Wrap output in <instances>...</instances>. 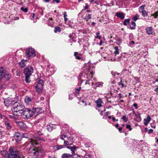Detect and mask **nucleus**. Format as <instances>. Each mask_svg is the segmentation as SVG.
Returning <instances> with one entry per match:
<instances>
[{
	"instance_id": "12",
	"label": "nucleus",
	"mask_w": 158,
	"mask_h": 158,
	"mask_svg": "<svg viewBox=\"0 0 158 158\" xmlns=\"http://www.w3.org/2000/svg\"><path fill=\"white\" fill-rule=\"evenodd\" d=\"M10 77V75L9 73H3L0 76V81L2 79H4L6 80H9Z\"/></svg>"
},
{
	"instance_id": "56",
	"label": "nucleus",
	"mask_w": 158,
	"mask_h": 158,
	"mask_svg": "<svg viewBox=\"0 0 158 158\" xmlns=\"http://www.w3.org/2000/svg\"><path fill=\"white\" fill-rule=\"evenodd\" d=\"M97 2L96 0H90V2H94V3H96Z\"/></svg>"
},
{
	"instance_id": "22",
	"label": "nucleus",
	"mask_w": 158,
	"mask_h": 158,
	"mask_svg": "<svg viewBox=\"0 0 158 158\" xmlns=\"http://www.w3.org/2000/svg\"><path fill=\"white\" fill-rule=\"evenodd\" d=\"M67 148L70 149L71 150L73 155H74V154L75 153V150L76 149V147L75 146H73V147L68 146L67 147Z\"/></svg>"
},
{
	"instance_id": "10",
	"label": "nucleus",
	"mask_w": 158,
	"mask_h": 158,
	"mask_svg": "<svg viewBox=\"0 0 158 158\" xmlns=\"http://www.w3.org/2000/svg\"><path fill=\"white\" fill-rule=\"evenodd\" d=\"M14 137L15 138L16 142H19L22 138V134L19 132H16L14 135Z\"/></svg>"
},
{
	"instance_id": "51",
	"label": "nucleus",
	"mask_w": 158,
	"mask_h": 158,
	"mask_svg": "<svg viewBox=\"0 0 158 158\" xmlns=\"http://www.w3.org/2000/svg\"><path fill=\"white\" fill-rule=\"evenodd\" d=\"M133 106L134 107H135V108L136 109H137L138 108V106H137V105L136 103H134L133 104Z\"/></svg>"
},
{
	"instance_id": "15",
	"label": "nucleus",
	"mask_w": 158,
	"mask_h": 158,
	"mask_svg": "<svg viewBox=\"0 0 158 158\" xmlns=\"http://www.w3.org/2000/svg\"><path fill=\"white\" fill-rule=\"evenodd\" d=\"M147 33L149 35L152 34L154 32V30L152 27H148L145 29Z\"/></svg>"
},
{
	"instance_id": "26",
	"label": "nucleus",
	"mask_w": 158,
	"mask_h": 158,
	"mask_svg": "<svg viewBox=\"0 0 158 158\" xmlns=\"http://www.w3.org/2000/svg\"><path fill=\"white\" fill-rule=\"evenodd\" d=\"M135 23L134 22H132L130 26V28L131 29H135Z\"/></svg>"
},
{
	"instance_id": "7",
	"label": "nucleus",
	"mask_w": 158,
	"mask_h": 158,
	"mask_svg": "<svg viewBox=\"0 0 158 158\" xmlns=\"http://www.w3.org/2000/svg\"><path fill=\"white\" fill-rule=\"evenodd\" d=\"M26 56L29 59L31 57H34L35 56L34 50L31 48H28L26 51Z\"/></svg>"
},
{
	"instance_id": "23",
	"label": "nucleus",
	"mask_w": 158,
	"mask_h": 158,
	"mask_svg": "<svg viewBox=\"0 0 158 158\" xmlns=\"http://www.w3.org/2000/svg\"><path fill=\"white\" fill-rule=\"evenodd\" d=\"M4 123L7 129L10 130L11 128V126L8 121H5Z\"/></svg>"
},
{
	"instance_id": "46",
	"label": "nucleus",
	"mask_w": 158,
	"mask_h": 158,
	"mask_svg": "<svg viewBox=\"0 0 158 158\" xmlns=\"http://www.w3.org/2000/svg\"><path fill=\"white\" fill-rule=\"evenodd\" d=\"M3 73H5L3 71V68H2L0 69V76Z\"/></svg>"
},
{
	"instance_id": "62",
	"label": "nucleus",
	"mask_w": 158,
	"mask_h": 158,
	"mask_svg": "<svg viewBox=\"0 0 158 158\" xmlns=\"http://www.w3.org/2000/svg\"><path fill=\"white\" fill-rule=\"evenodd\" d=\"M112 120L113 122H114L115 121H116V119L114 117H113L112 118Z\"/></svg>"
},
{
	"instance_id": "16",
	"label": "nucleus",
	"mask_w": 158,
	"mask_h": 158,
	"mask_svg": "<svg viewBox=\"0 0 158 158\" xmlns=\"http://www.w3.org/2000/svg\"><path fill=\"white\" fill-rule=\"evenodd\" d=\"M151 120V117L149 115H148L147 118L144 119V125L146 126H147Z\"/></svg>"
},
{
	"instance_id": "35",
	"label": "nucleus",
	"mask_w": 158,
	"mask_h": 158,
	"mask_svg": "<svg viewBox=\"0 0 158 158\" xmlns=\"http://www.w3.org/2000/svg\"><path fill=\"white\" fill-rule=\"evenodd\" d=\"M122 118L125 122H127L128 120V118L126 117V115H123Z\"/></svg>"
},
{
	"instance_id": "33",
	"label": "nucleus",
	"mask_w": 158,
	"mask_h": 158,
	"mask_svg": "<svg viewBox=\"0 0 158 158\" xmlns=\"http://www.w3.org/2000/svg\"><path fill=\"white\" fill-rule=\"evenodd\" d=\"M52 18H51L49 19L48 20L49 23L48 25H49L50 26H52L53 24V23L52 22Z\"/></svg>"
},
{
	"instance_id": "4",
	"label": "nucleus",
	"mask_w": 158,
	"mask_h": 158,
	"mask_svg": "<svg viewBox=\"0 0 158 158\" xmlns=\"http://www.w3.org/2000/svg\"><path fill=\"white\" fill-rule=\"evenodd\" d=\"M60 138L64 141V146L71 145L73 143V138L69 137L65 135H62Z\"/></svg>"
},
{
	"instance_id": "24",
	"label": "nucleus",
	"mask_w": 158,
	"mask_h": 158,
	"mask_svg": "<svg viewBox=\"0 0 158 158\" xmlns=\"http://www.w3.org/2000/svg\"><path fill=\"white\" fill-rule=\"evenodd\" d=\"M47 129L48 131L50 132L52 131L53 129H55V128L53 126V125H47Z\"/></svg>"
},
{
	"instance_id": "17",
	"label": "nucleus",
	"mask_w": 158,
	"mask_h": 158,
	"mask_svg": "<svg viewBox=\"0 0 158 158\" xmlns=\"http://www.w3.org/2000/svg\"><path fill=\"white\" fill-rule=\"evenodd\" d=\"M97 106L98 107H100L102 106V104L103 103L102 101L100 98H99L98 100L95 102Z\"/></svg>"
},
{
	"instance_id": "38",
	"label": "nucleus",
	"mask_w": 158,
	"mask_h": 158,
	"mask_svg": "<svg viewBox=\"0 0 158 158\" xmlns=\"http://www.w3.org/2000/svg\"><path fill=\"white\" fill-rule=\"evenodd\" d=\"M139 17V16L138 15H136L135 16H134L132 19L134 21H135L137 20L138 19V17Z\"/></svg>"
},
{
	"instance_id": "50",
	"label": "nucleus",
	"mask_w": 158,
	"mask_h": 158,
	"mask_svg": "<svg viewBox=\"0 0 158 158\" xmlns=\"http://www.w3.org/2000/svg\"><path fill=\"white\" fill-rule=\"evenodd\" d=\"M85 7L84 8L85 9H87L88 7H89V6H88V4L87 3H85Z\"/></svg>"
},
{
	"instance_id": "61",
	"label": "nucleus",
	"mask_w": 158,
	"mask_h": 158,
	"mask_svg": "<svg viewBox=\"0 0 158 158\" xmlns=\"http://www.w3.org/2000/svg\"><path fill=\"white\" fill-rule=\"evenodd\" d=\"M78 54V52H75L74 53V56H77V54Z\"/></svg>"
},
{
	"instance_id": "45",
	"label": "nucleus",
	"mask_w": 158,
	"mask_h": 158,
	"mask_svg": "<svg viewBox=\"0 0 158 158\" xmlns=\"http://www.w3.org/2000/svg\"><path fill=\"white\" fill-rule=\"evenodd\" d=\"M126 128L129 130L130 131H131L132 130L131 126L130 125H127L126 126Z\"/></svg>"
},
{
	"instance_id": "64",
	"label": "nucleus",
	"mask_w": 158,
	"mask_h": 158,
	"mask_svg": "<svg viewBox=\"0 0 158 158\" xmlns=\"http://www.w3.org/2000/svg\"><path fill=\"white\" fill-rule=\"evenodd\" d=\"M102 40H101V41H100V42L99 43V45L100 46H101L102 45Z\"/></svg>"
},
{
	"instance_id": "19",
	"label": "nucleus",
	"mask_w": 158,
	"mask_h": 158,
	"mask_svg": "<svg viewBox=\"0 0 158 158\" xmlns=\"http://www.w3.org/2000/svg\"><path fill=\"white\" fill-rule=\"evenodd\" d=\"M32 98L28 96H26L24 99L25 102L27 104H29L32 101Z\"/></svg>"
},
{
	"instance_id": "58",
	"label": "nucleus",
	"mask_w": 158,
	"mask_h": 158,
	"mask_svg": "<svg viewBox=\"0 0 158 158\" xmlns=\"http://www.w3.org/2000/svg\"><path fill=\"white\" fill-rule=\"evenodd\" d=\"M118 129L119 131L121 132V131L122 130V127H120Z\"/></svg>"
},
{
	"instance_id": "21",
	"label": "nucleus",
	"mask_w": 158,
	"mask_h": 158,
	"mask_svg": "<svg viewBox=\"0 0 158 158\" xmlns=\"http://www.w3.org/2000/svg\"><path fill=\"white\" fill-rule=\"evenodd\" d=\"M12 112H13V114L16 116H20L22 115V114L23 113V111H12Z\"/></svg>"
},
{
	"instance_id": "63",
	"label": "nucleus",
	"mask_w": 158,
	"mask_h": 158,
	"mask_svg": "<svg viewBox=\"0 0 158 158\" xmlns=\"http://www.w3.org/2000/svg\"><path fill=\"white\" fill-rule=\"evenodd\" d=\"M119 126V124H118V123H117L116 124V125H115V127L116 128H118V127Z\"/></svg>"
},
{
	"instance_id": "1",
	"label": "nucleus",
	"mask_w": 158,
	"mask_h": 158,
	"mask_svg": "<svg viewBox=\"0 0 158 158\" xmlns=\"http://www.w3.org/2000/svg\"><path fill=\"white\" fill-rule=\"evenodd\" d=\"M38 139H40L37 137L29 139V141L33 146V147L30 148L29 150L30 155L32 156V158H38L39 153H42L44 151V149L42 147L37 148L34 147L35 145H37L39 144L37 140Z\"/></svg>"
},
{
	"instance_id": "59",
	"label": "nucleus",
	"mask_w": 158,
	"mask_h": 158,
	"mask_svg": "<svg viewBox=\"0 0 158 158\" xmlns=\"http://www.w3.org/2000/svg\"><path fill=\"white\" fill-rule=\"evenodd\" d=\"M81 89V87H80L76 89V90L77 91H79Z\"/></svg>"
},
{
	"instance_id": "3",
	"label": "nucleus",
	"mask_w": 158,
	"mask_h": 158,
	"mask_svg": "<svg viewBox=\"0 0 158 158\" xmlns=\"http://www.w3.org/2000/svg\"><path fill=\"white\" fill-rule=\"evenodd\" d=\"M23 112V117L25 119H29L34 115L32 109L31 110L29 108H25Z\"/></svg>"
},
{
	"instance_id": "2",
	"label": "nucleus",
	"mask_w": 158,
	"mask_h": 158,
	"mask_svg": "<svg viewBox=\"0 0 158 158\" xmlns=\"http://www.w3.org/2000/svg\"><path fill=\"white\" fill-rule=\"evenodd\" d=\"M8 158H23V156L17 148L14 147H11L9 149V153Z\"/></svg>"
},
{
	"instance_id": "5",
	"label": "nucleus",
	"mask_w": 158,
	"mask_h": 158,
	"mask_svg": "<svg viewBox=\"0 0 158 158\" xmlns=\"http://www.w3.org/2000/svg\"><path fill=\"white\" fill-rule=\"evenodd\" d=\"M24 108V106L21 104L17 102H14L13 105V109L12 111H22Z\"/></svg>"
},
{
	"instance_id": "43",
	"label": "nucleus",
	"mask_w": 158,
	"mask_h": 158,
	"mask_svg": "<svg viewBox=\"0 0 158 158\" xmlns=\"http://www.w3.org/2000/svg\"><path fill=\"white\" fill-rule=\"evenodd\" d=\"M152 15L154 16L155 18H156L158 16V11H157L154 13L153 14H152Z\"/></svg>"
},
{
	"instance_id": "13",
	"label": "nucleus",
	"mask_w": 158,
	"mask_h": 158,
	"mask_svg": "<svg viewBox=\"0 0 158 158\" xmlns=\"http://www.w3.org/2000/svg\"><path fill=\"white\" fill-rule=\"evenodd\" d=\"M86 66L87 67L86 69H87L88 71L90 72V77H92L93 73L92 70L94 68L92 64L90 63H88L87 64Z\"/></svg>"
},
{
	"instance_id": "11",
	"label": "nucleus",
	"mask_w": 158,
	"mask_h": 158,
	"mask_svg": "<svg viewBox=\"0 0 158 158\" xmlns=\"http://www.w3.org/2000/svg\"><path fill=\"white\" fill-rule=\"evenodd\" d=\"M145 6V5H143L140 6L139 8L140 13H142V15L144 17L147 16L148 15L147 12L144 10V7Z\"/></svg>"
},
{
	"instance_id": "25",
	"label": "nucleus",
	"mask_w": 158,
	"mask_h": 158,
	"mask_svg": "<svg viewBox=\"0 0 158 158\" xmlns=\"http://www.w3.org/2000/svg\"><path fill=\"white\" fill-rule=\"evenodd\" d=\"M91 14H88L87 15H86L85 17L83 18V19L85 20L86 22H88L89 19H91Z\"/></svg>"
},
{
	"instance_id": "18",
	"label": "nucleus",
	"mask_w": 158,
	"mask_h": 158,
	"mask_svg": "<svg viewBox=\"0 0 158 158\" xmlns=\"http://www.w3.org/2000/svg\"><path fill=\"white\" fill-rule=\"evenodd\" d=\"M27 62V60H22L21 62L19 63V64L21 67L23 68L26 65Z\"/></svg>"
},
{
	"instance_id": "49",
	"label": "nucleus",
	"mask_w": 158,
	"mask_h": 158,
	"mask_svg": "<svg viewBox=\"0 0 158 158\" xmlns=\"http://www.w3.org/2000/svg\"><path fill=\"white\" fill-rule=\"evenodd\" d=\"M76 58V59H77L78 60H80L81 59H83L82 58H81V57H80V56H75Z\"/></svg>"
},
{
	"instance_id": "41",
	"label": "nucleus",
	"mask_w": 158,
	"mask_h": 158,
	"mask_svg": "<svg viewBox=\"0 0 158 158\" xmlns=\"http://www.w3.org/2000/svg\"><path fill=\"white\" fill-rule=\"evenodd\" d=\"M64 145H58V146H56V148L57 149V150H59L60 149L62 148H63V146Z\"/></svg>"
},
{
	"instance_id": "29",
	"label": "nucleus",
	"mask_w": 158,
	"mask_h": 158,
	"mask_svg": "<svg viewBox=\"0 0 158 158\" xmlns=\"http://www.w3.org/2000/svg\"><path fill=\"white\" fill-rule=\"evenodd\" d=\"M114 49L115 50L114 52V53L115 55L118 54L119 53V49L118 48V47L117 46L115 47H114Z\"/></svg>"
},
{
	"instance_id": "48",
	"label": "nucleus",
	"mask_w": 158,
	"mask_h": 158,
	"mask_svg": "<svg viewBox=\"0 0 158 158\" xmlns=\"http://www.w3.org/2000/svg\"><path fill=\"white\" fill-rule=\"evenodd\" d=\"M5 85H0V90L5 88Z\"/></svg>"
},
{
	"instance_id": "60",
	"label": "nucleus",
	"mask_w": 158,
	"mask_h": 158,
	"mask_svg": "<svg viewBox=\"0 0 158 158\" xmlns=\"http://www.w3.org/2000/svg\"><path fill=\"white\" fill-rule=\"evenodd\" d=\"M79 94V91H75V95H77V94Z\"/></svg>"
},
{
	"instance_id": "27",
	"label": "nucleus",
	"mask_w": 158,
	"mask_h": 158,
	"mask_svg": "<svg viewBox=\"0 0 158 158\" xmlns=\"http://www.w3.org/2000/svg\"><path fill=\"white\" fill-rule=\"evenodd\" d=\"M103 84L102 82H98L95 83V85L96 86V87H102Z\"/></svg>"
},
{
	"instance_id": "52",
	"label": "nucleus",
	"mask_w": 158,
	"mask_h": 158,
	"mask_svg": "<svg viewBox=\"0 0 158 158\" xmlns=\"http://www.w3.org/2000/svg\"><path fill=\"white\" fill-rule=\"evenodd\" d=\"M95 38L99 39H100L101 38V37L100 35H97L96 36H95Z\"/></svg>"
},
{
	"instance_id": "6",
	"label": "nucleus",
	"mask_w": 158,
	"mask_h": 158,
	"mask_svg": "<svg viewBox=\"0 0 158 158\" xmlns=\"http://www.w3.org/2000/svg\"><path fill=\"white\" fill-rule=\"evenodd\" d=\"M43 80H39L35 87L36 91L39 94L41 93L43 88Z\"/></svg>"
},
{
	"instance_id": "8",
	"label": "nucleus",
	"mask_w": 158,
	"mask_h": 158,
	"mask_svg": "<svg viewBox=\"0 0 158 158\" xmlns=\"http://www.w3.org/2000/svg\"><path fill=\"white\" fill-rule=\"evenodd\" d=\"M33 71V68L31 66H29L24 69L23 73L25 75H31Z\"/></svg>"
},
{
	"instance_id": "37",
	"label": "nucleus",
	"mask_w": 158,
	"mask_h": 158,
	"mask_svg": "<svg viewBox=\"0 0 158 158\" xmlns=\"http://www.w3.org/2000/svg\"><path fill=\"white\" fill-rule=\"evenodd\" d=\"M91 79H89L88 80H87L85 82V83L86 84H90L91 83H92V85L94 84L93 83H92L91 82Z\"/></svg>"
},
{
	"instance_id": "42",
	"label": "nucleus",
	"mask_w": 158,
	"mask_h": 158,
	"mask_svg": "<svg viewBox=\"0 0 158 158\" xmlns=\"http://www.w3.org/2000/svg\"><path fill=\"white\" fill-rule=\"evenodd\" d=\"M21 10L25 12H27L28 11V9L27 8H24L23 7H22L21 8Z\"/></svg>"
},
{
	"instance_id": "34",
	"label": "nucleus",
	"mask_w": 158,
	"mask_h": 158,
	"mask_svg": "<svg viewBox=\"0 0 158 158\" xmlns=\"http://www.w3.org/2000/svg\"><path fill=\"white\" fill-rule=\"evenodd\" d=\"M22 136V138L24 137L25 138H28L29 137V135L27 133H25L24 134H21Z\"/></svg>"
},
{
	"instance_id": "39",
	"label": "nucleus",
	"mask_w": 158,
	"mask_h": 158,
	"mask_svg": "<svg viewBox=\"0 0 158 158\" xmlns=\"http://www.w3.org/2000/svg\"><path fill=\"white\" fill-rule=\"evenodd\" d=\"M135 43V42L134 41H131L129 43V46L131 47H132Z\"/></svg>"
},
{
	"instance_id": "28",
	"label": "nucleus",
	"mask_w": 158,
	"mask_h": 158,
	"mask_svg": "<svg viewBox=\"0 0 158 158\" xmlns=\"http://www.w3.org/2000/svg\"><path fill=\"white\" fill-rule=\"evenodd\" d=\"M25 75V80L26 82L29 83L31 81L30 79V77L31 75Z\"/></svg>"
},
{
	"instance_id": "20",
	"label": "nucleus",
	"mask_w": 158,
	"mask_h": 158,
	"mask_svg": "<svg viewBox=\"0 0 158 158\" xmlns=\"http://www.w3.org/2000/svg\"><path fill=\"white\" fill-rule=\"evenodd\" d=\"M116 15L121 19H123L125 17V16L123 13H121L119 12H117L116 13Z\"/></svg>"
},
{
	"instance_id": "55",
	"label": "nucleus",
	"mask_w": 158,
	"mask_h": 158,
	"mask_svg": "<svg viewBox=\"0 0 158 158\" xmlns=\"http://www.w3.org/2000/svg\"><path fill=\"white\" fill-rule=\"evenodd\" d=\"M155 91L158 94V86L155 89Z\"/></svg>"
},
{
	"instance_id": "36",
	"label": "nucleus",
	"mask_w": 158,
	"mask_h": 158,
	"mask_svg": "<svg viewBox=\"0 0 158 158\" xmlns=\"http://www.w3.org/2000/svg\"><path fill=\"white\" fill-rule=\"evenodd\" d=\"M84 158H91V155L90 154H86L84 156H82Z\"/></svg>"
},
{
	"instance_id": "57",
	"label": "nucleus",
	"mask_w": 158,
	"mask_h": 158,
	"mask_svg": "<svg viewBox=\"0 0 158 158\" xmlns=\"http://www.w3.org/2000/svg\"><path fill=\"white\" fill-rule=\"evenodd\" d=\"M53 1L54 2L55 1L57 3H58L60 2V0H53Z\"/></svg>"
},
{
	"instance_id": "44",
	"label": "nucleus",
	"mask_w": 158,
	"mask_h": 158,
	"mask_svg": "<svg viewBox=\"0 0 158 158\" xmlns=\"http://www.w3.org/2000/svg\"><path fill=\"white\" fill-rule=\"evenodd\" d=\"M36 132L37 134L39 135H43V133L42 132L40 131H36Z\"/></svg>"
},
{
	"instance_id": "14",
	"label": "nucleus",
	"mask_w": 158,
	"mask_h": 158,
	"mask_svg": "<svg viewBox=\"0 0 158 158\" xmlns=\"http://www.w3.org/2000/svg\"><path fill=\"white\" fill-rule=\"evenodd\" d=\"M33 114L35 116L38 115L41 112L42 109L40 108H32Z\"/></svg>"
},
{
	"instance_id": "54",
	"label": "nucleus",
	"mask_w": 158,
	"mask_h": 158,
	"mask_svg": "<svg viewBox=\"0 0 158 158\" xmlns=\"http://www.w3.org/2000/svg\"><path fill=\"white\" fill-rule=\"evenodd\" d=\"M153 132V130L152 129H150L149 130L148 133H152Z\"/></svg>"
},
{
	"instance_id": "32",
	"label": "nucleus",
	"mask_w": 158,
	"mask_h": 158,
	"mask_svg": "<svg viewBox=\"0 0 158 158\" xmlns=\"http://www.w3.org/2000/svg\"><path fill=\"white\" fill-rule=\"evenodd\" d=\"M64 22H66L68 20V18H67V13L65 11L64 12Z\"/></svg>"
},
{
	"instance_id": "53",
	"label": "nucleus",
	"mask_w": 158,
	"mask_h": 158,
	"mask_svg": "<svg viewBox=\"0 0 158 158\" xmlns=\"http://www.w3.org/2000/svg\"><path fill=\"white\" fill-rule=\"evenodd\" d=\"M16 74L17 76H19L20 75V73L19 71H17L16 72Z\"/></svg>"
},
{
	"instance_id": "30",
	"label": "nucleus",
	"mask_w": 158,
	"mask_h": 158,
	"mask_svg": "<svg viewBox=\"0 0 158 158\" xmlns=\"http://www.w3.org/2000/svg\"><path fill=\"white\" fill-rule=\"evenodd\" d=\"M130 21V19H125L123 22V24L125 26L127 25V24L129 23Z\"/></svg>"
},
{
	"instance_id": "9",
	"label": "nucleus",
	"mask_w": 158,
	"mask_h": 158,
	"mask_svg": "<svg viewBox=\"0 0 158 158\" xmlns=\"http://www.w3.org/2000/svg\"><path fill=\"white\" fill-rule=\"evenodd\" d=\"M14 102L10 98L6 99L4 102L5 105L7 107L12 106Z\"/></svg>"
},
{
	"instance_id": "31",
	"label": "nucleus",
	"mask_w": 158,
	"mask_h": 158,
	"mask_svg": "<svg viewBox=\"0 0 158 158\" xmlns=\"http://www.w3.org/2000/svg\"><path fill=\"white\" fill-rule=\"evenodd\" d=\"M87 75L85 73H83L82 74V75L81 77V78L82 82L84 81L83 78L84 77L87 78Z\"/></svg>"
},
{
	"instance_id": "47",
	"label": "nucleus",
	"mask_w": 158,
	"mask_h": 158,
	"mask_svg": "<svg viewBox=\"0 0 158 158\" xmlns=\"http://www.w3.org/2000/svg\"><path fill=\"white\" fill-rule=\"evenodd\" d=\"M111 73L112 75H114V76H115L117 74L118 75H119V74L118 73H115L114 72H111Z\"/></svg>"
},
{
	"instance_id": "40",
	"label": "nucleus",
	"mask_w": 158,
	"mask_h": 158,
	"mask_svg": "<svg viewBox=\"0 0 158 158\" xmlns=\"http://www.w3.org/2000/svg\"><path fill=\"white\" fill-rule=\"evenodd\" d=\"M61 30L59 27H56L55 28V30L54 32L56 33L57 32H60Z\"/></svg>"
}]
</instances>
